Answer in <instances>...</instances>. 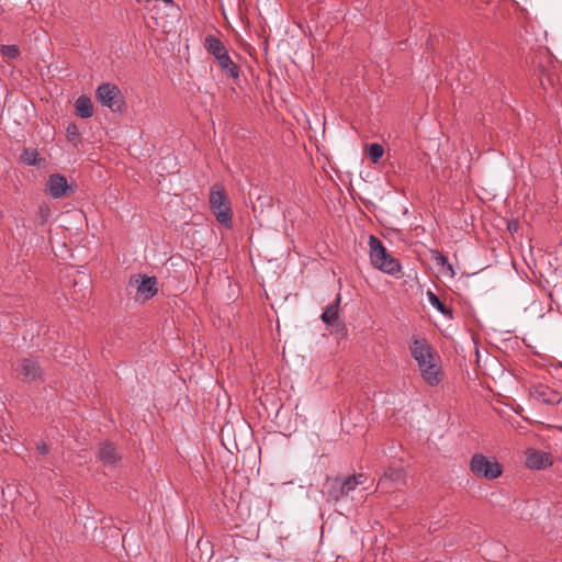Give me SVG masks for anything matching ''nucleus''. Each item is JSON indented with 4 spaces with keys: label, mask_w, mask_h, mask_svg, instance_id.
Segmentation results:
<instances>
[{
    "label": "nucleus",
    "mask_w": 562,
    "mask_h": 562,
    "mask_svg": "<svg viewBox=\"0 0 562 562\" xmlns=\"http://www.w3.org/2000/svg\"><path fill=\"white\" fill-rule=\"evenodd\" d=\"M366 482L367 476L362 473L337 476L329 482L327 495L335 503L360 502L366 496L367 487L363 486Z\"/></svg>",
    "instance_id": "f257e3e1"
},
{
    "label": "nucleus",
    "mask_w": 562,
    "mask_h": 562,
    "mask_svg": "<svg viewBox=\"0 0 562 562\" xmlns=\"http://www.w3.org/2000/svg\"><path fill=\"white\" fill-rule=\"evenodd\" d=\"M369 248L370 261L374 268L391 276L400 272V262L387 252L381 240L374 235L369 236Z\"/></svg>",
    "instance_id": "f03ea898"
},
{
    "label": "nucleus",
    "mask_w": 562,
    "mask_h": 562,
    "mask_svg": "<svg viewBox=\"0 0 562 562\" xmlns=\"http://www.w3.org/2000/svg\"><path fill=\"white\" fill-rule=\"evenodd\" d=\"M210 206L218 223L232 227V210L223 187L214 184L210 192Z\"/></svg>",
    "instance_id": "7ed1b4c3"
},
{
    "label": "nucleus",
    "mask_w": 562,
    "mask_h": 562,
    "mask_svg": "<svg viewBox=\"0 0 562 562\" xmlns=\"http://www.w3.org/2000/svg\"><path fill=\"white\" fill-rule=\"evenodd\" d=\"M472 473L485 480H494L501 476L502 465L494 459L483 454H474L470 462Z\"/></svg>",
    "instance_id": "20e7f679"
},
{
    "label": "nucleus",
    "mask_w": 562,
    "mask_h": 562,
    "mask_svg": "<svg viewBox=\"0 0 562 562\" xmlns=\"http://www.w3.org/2000/svg\"><path fill=\"white\" fill-rule=\"evenodd\" d=\"M97 100L103 105L112 111H116L121 109V91L113 83H102L98 87L95 91Z\"/></svg>",
    "instance_id": "39448f33"
},
{
    "label": "nucleus",
    "mask_w": 562,
    "mask_h": 562,
    "mask_svg": "<svg viewBox=\"0 0 562 562\" xmlns=\"http://www.w3.org/2000/svg\"><path fill=\"white\" fill-rule=\"evenodd\" d=\"M46 193L54 199H61L75 192V188L68 183L60 173L50 175L46 182Z\"/></svg>",
    "instance_id": "423d86ee"
},
{
    "label": "nucleus",
    "mask_w": 562,
    "mask_h": 562,
    "mask_svg": "<svg viewBox=\"0 0 562 562\" xmlns=\"http://www.w3.org/2000/svg\"><path fill=\"white\" fill-rule=\"evenodd\" d=\"M131 285L136 286L137 300H149L157 293V280L155 277H133Z\"/></svg>",
    "instance_id": "0eeeda50"
},
{
    "label": "nucleus",
    "mask_w": 562,
    "mask_h": 562,
    "mask_svg": "<svg viewBox=\"0 0 562 562\" xmlns=\"http://www.w3.org/2000/svg\"><path fill=\"white\" fill-rule=\"evenodd\" d=\"M412 357L418 364V368L425 367V363L436 358L430 345L425 339H414L411 345Z\"/></svg>",
    "instance_id": "6e6552de"
},
{
    "label": "nucleus",
    "mask_w": 562,
    "mask_h": 562,
    "mask_svg": "<svg viewBox=\"0 0 562 562\" xmlns=\"http://www.w3.org/2000/svg\"><path fill=\"white\" fill-rule=\"evenodd\" d=\"M530 394L535 400L547 405H557L562 400L559 392L544 384L533 385Z\"/></svg>",
    "instance_id": "1a4fd4ad"
},
{
    "label": "nucleus",
    "mask_w": 562,
    "mask_h": 562,
    "mask_svg": "<svg viewBox=\"0 0 562 562\" xmlns=\"http://www.w3.org/2000/svg\"><path fill=\"white\" fill-rule=\"evenodd\" d=\"M553 459L550 453L541 450L529 449L526 452V465L529 469L542 470L550 467Z\"/></svg>",
    "instance_id": "9d476101"
},
{
    "label": "nucleus",
    "mask_w": 562,
    "mask_h": 562,
    "mask_svg": "<svg viewBox=\"0 0 562 562\" xmlns=\"http://www.w3.org/2000/svg\"><path fill=\"white\" fill-rule=\"evenodd\" d=\"M420 374L424 381L430 385L436 386L441 381V370L439 359L436 357L432 360L425 363V367L419 368Z\"/></svg>",
    "instance_id": "9b49d317"
},
{
    "label": "nucleus",
    "mask_w": 562,
    "mask_h": 562,
    "mask_svg": "<svg viewBox=\"0 0 562 562\" xmlns=\"http://www.w3.org/2000/svg\"><path fill=\"white\" fill-rule=\"evenodd\" d=\"M20 373L26 381H35L41 378L42 370L37 362L31 358H24L21 360Z\"/></svg>",
    "instance_id": "f8f14e48"
},
{
    "label": "nucleus",
    "mask_w": 562,
    "mask_h": 562,
    "mask_svg": "<svg viewBox=\"0 0 562 562\" xmlns=\"http://www.w3.org/2000/svg\"><path fill=\"white\" fill-rule=\"evenodd\" d=\"M98 459L104 467H113L120 460V457L112 443L104 442L99 448Z\"/></svg>",
    "instance_id": "ddd939ff"
},
{
    "label": "nucleus",
    "mask_w": 562,
    "mask_h": 562,
    "mask_svg": "<svg viewBox=\"0 0 562 562\" xmlns=\"http://www.w3.org/2000/svg\"><path fill=\"white\" fill-rule=\"evenodd\" d=\"M339 303L340 295L338 294L336 300L326 307L321 316L322 321L328 326L339 327L341 325L339 322Z\"/></svg>",
    "instance_id": "4468645a"
},
{
    "label": "nucleus",
    "mask_w": 562,
    "mask_h": 562,
    "mask_svg": "<svg viewBox=\"0 0 562 562\" xmlns=\"http://www.w3.org/2000/svg\"><path fill=\"white\" fill-rule=\"evenodd\" d=\"M204 48L205 50L211 54L216 60L220 59L222 56L227 54V49L222 43V41L214 36V35H207L204 40Z\"/></svg>",
    "instance_id": "2eb2a0df"
},
{
    "label": "nucleus",
    "mask_w": 562,
    "mask_h": 562,
    "mask_svg": "<svg viewBox=\"0 0 562 562\" xmlns=\"http://www.w3.org/2000/svg\"><path fill=\"white\" fill-rule=\"evenodd\" d=\"M76 114L81 119H89L93 115V105L91 99L87 95H80L75 102Z\"/></svg>",
    "instance_id": "dca6fc26"
},
{
    "label": "nucleus",
    "mask_w": 562,
    "mask_h": 562,
    "mask_svg": "<svg viewBox=\"0 0 562 562\" xmlns=\"http://www.w3.org/2000/svg\"><path fill=\"white\" fill-rule=\"evenodd\" d=\"M218 66L224 70L231 78L237 79L239 77L238 66L231 59L228 53L216 60Z\"/></svg>",
    "instance_id": "f3484780"
},
{
    "label": "nucleus",
    "mask_w": 562,
    "mask_h": 562,
    "mask_svg": "<svg viewBox=\"0 0 562 562\" xmlns=\"http://www.w3.org/2000/svg\"><path fill=\"white\" fill-rule=\"evenodd\" d=\"M404 476L403 469L390 467L385 471L384 476L380 480L379 485H384L387 481L400 483L404 480Z\"/></svg>",
    "instance_id": "a211bd4d"
},
{
    "label": "nucleus",
    "mask_w": 562,
    "mask_h": 562,
    "mask_svg": "<svg viewBox=\"0 0 562 562\" xmlns=\"http://www.w3.org/2000/svg\"><path fill=\"white\" fill-rule=\"evenodd\" d=\"M428 301L432 307L438 310L442 315L452 317V312L449 310L440 300L439 297L431 291L427 292Z\"/></svg>",
    "instance_id": "6ab92c4d"
},
{
    "label": "nucleus",
    "mask_w": 562,
    "mask_h": 562,
    "mask_svg": "<svg viewBox=\"0 0 562 562\" xmlns=\"http://www.w3.org/2000/svg\"><path fill=\"white\" fill-rule=\"evenodd\" d=\"M0 54L7 59H15L20 55V49L16 45H1Z\"/></svg>",
    "instance_id": "aec40b11"
},
{
    "label": "nucleus",
    "mask_w": 562,
    "mask_h": 562,
    "mask_svg": "<svg viewBox=\"0 0 562 562\" xmlns=\"http://www.w3.org/2000/svg\"><path fill=\"white\" fill-rule=\"evenodd\" d=\"M368 153H369L371 160L373 162H378L382 158V156L384 154V149H383L382 145H380L378 143H373L369 146Z\"/></svg>",
    "instance_id": "412c9836"
},
{
    "label": "nucleus",
    "mask_w": 562,
    "mask_h": 562,
    "mask_svg": "<svg viewBox=\"0 0 562 562\" xmlns=\"http://www.w3.org/2000/svg\"><path fill=\"white\" fill-rule=\"evenodd\" d=\"M67 138L70 142H77L80 137L79 128L75 123H71L66 128Z\"/></svg>",
    "instance_id": "4be33fe9"
},
{
    "label": "nucleus",
    "mask_w": 562,
    "mask_h": 562,
    "mask_svg": "<svg viewBox=\"0 0 562 562\" xmlns=\"http://www.w3.org/2000/svg\"><path fill=\"white\" fill-rule=\"evenodd\" d=\"M38 154L34 150H24L22 154V160L29 166H34L37 164Z\"/></svg>",
    "instance_id": "5701e85b"
},
{
    "label": "nucleus",
    "mask_w": 562,
    "mask_h": 562,
    "mask_svg": "<svg viewBox=\"0 0 562 562\" xmlns=\"http://www.w3.org/2000/svg\"><path fill=\"white\" fill-rule=\"evenodd\" d=\"M434 259H435L436 263H437V265H439V266L445 267V266L447 265V268H448V270L451 272V276H453V274H454V271H453V269H452V266L447 263V258H446L442 254H440V252H438V251H437V252L434 255Z\"/></svg>",
    "instance_id": "b1692460"
},
{
    "label": "nucleus",
    "mask_w": 562,
    "mask_h": 562,
    "mask_svg": "<svg viewBox=\"0 0 562 562\" xmlns=\"http://www.w3.org/2000/svg\"><path fill=\"white\" fill-rule=\"evenodd\" d=\"M37 450L41 454H47L49 449L47 447V445L45 442H42V443H38L37 445Z\"/></svg>",
    "instance_id": "393cba45"
},
{
    "label": "nucleus",
    "mask_w": 562,
    "mask_h": 562,
    "mask_svg": "<svg viewBox=\"0 0 562 562\" xmlns=\"http://www.w3.org/2000/svg\"><path fill=\"white\" fill-rule=\"evenodd\" d=\"M40 211H41L42 218H43V223H44V222L46 221V215H47V213H48V210H47L46 207H43V206H42V207L40 209Z\"/></svg>",
    "instance_id": "a878e982"
}]
</instances>
